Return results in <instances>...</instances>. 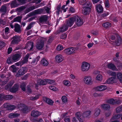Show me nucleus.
I'll list each match as a JSON object with an SVG mask.
<instances>
[{"instance_id":"nucleus-1","label":"nucleus","mask_w":122,"mask_h":122,"mask_svg":"<svg viewBox=\"0 0 122 122\" xmlns=\"http://www.w3.org/2000/svg\"><path fill=\"white\" fill-rule=\"evenodd\" d=\"M84 5V6L82 7L83 9L82 10L83 14L85 15H88L91 10L92 3L89 2H86Z\"/></svg>"},{"instance_id":"nucleus-2","label":"nucleus","mask_w":122,"mask_h":122,"mask_svg":"<svg viewBox=\"0 0 122 122\" xmlns=\"http://www.w3.org/2000/svg\"><path fill=\"white\" fill-rule=\"evenodd\" d=\"M116 36L117 37V39L114 42L116 46H118L122 43V39L118 34H116L115 35H112L110 36V38L112 40H114L116 38Z\"/></svg>"},{"instance_id":"nucleus-3","label":"nucleus","mask_w":122,"mask_h":122,"mask_svg":"<svg viewBox=\"0 0 122 122\" xmlns=\"http://www.w3.org/2000/svg\"><path fill=\"white\" fill-rule=\"evenodd\" d=\"M27 70V68L26 67H22L16 73L15 76L17 77H20L26 73Z\"/></svg>"},{"instance_id":"nucleus-4","label":"nucleus","mask_w":122,"mask_h":122,"mask_svg":"<svg viewBox=\"0 0 122 122\" xmlns=\"http://www.w3.org/2000/svg\"><path fill=\"white\" fill-rule=\"evenodd\" d=\"M76 49L74 47H71L65 49L64 52L67 55H69L73 54L75 52Z\"/></svg>"},{"instance_id":"nucleus-5","label":"nucleus","mask_w":122,"mask_h":122,"mask_svg":"<svg viewBox=\"0 0 122 122\" xmlns=\"http://www.w3.org/2000/svg\"><path fill=\"white\" fill-rule=\"evenodd\" d=\"M41 113L37 110H34L32 111L31 112V116L33 117L32 120L33 122V120L34 119H38V117L40 115Z\"/></svg>"},{"instance_id":"nucleus-6","label":"nucleus","mask_w":122,"mask_h":122,"mask_svg":"<svg viewBox=\"0 0 122 122\" xmlns=\"http://www.w3.org/2000/svg\"><path fill=\"white\" fill-rule=\"evenodd\" d=\"M90 66V64L87 62H83L81 66V70L83 71H88Z\"/></svg>"},{"instance_id":"nucleus-7","label":"nucleus","mask_w":122,"mask_h":122,"mask_svg":"<svg viewBox=\"0 0 122 122\" xmlns=\"http://www.w3.org/2000/svg\"><path fill=\"white\" fill-rule=\"evenodd\" d=\"M76 20V18L74 17H71L68 18L67 21L66 25L68 27L71 26L74 23Z\"/></svg>"},{"instance_id":"nucleus-8","label":"nucleus","mask_w":122,"mask_h":122,"mask_svg":"<svg viewBox=\"0 0 122 122\" xmlns=\"http://www.w3.org/2000/svg\"><path fill=\"white\" fill-rule=\"evenodd\" d=\"M11 39H12L11 43V45L18 44L20 41V38L18 36L15 35Z\"/></svg>"},{"instance_id":"nucleus-9","label":"nucleus","mask_w":122,"mask_h":122,"mask_svg":"<svg viewBox=\"0 0 122 122\" xmlns=\"http://www.w3.org/2000/svg\"><path fill=\"white\" fill-rule=\"evenodd\" d=\"M84 82L87 85H92V83L91 77L89 76H85L83 79Z\"/></svg>"},{"instance_id":"nucleus-10","label":"nucleus","mask_w":122,"mask_h":122,"mask_svg":"<svg viewBox=\"0 0 122 122\" xmlns=\"http://www.w3.org/2000/svg\"><path fill=\"white\" fill-rule=\"evenodd\" d=\"M74 17L76 18V23L77 26H79L83 24L82 19H81V17H79V16H76Z\"/></svg>"},{"instance_id":"nucleus-11","label":"nucleus","mask_w":122,"mask_h":122,"mask_svg":"<svg viewBox=\"0 0 122 122\" xmlns=\"http://www.w3.org/2000/svg\"><path fill=\"white\" fill-rule=\"evenodd\" d=\"M76 117L79 121L80 122H82L85 120V117L82 115L80 112H77L76 114Z\"/></svg>"},{"instance_id":"nucleus-12","label":"nucleus","mask_w":122,"mask_h":122,"mask_svg":"<svg viewBox=\"0 0 122 122\" xmlns=\"http://www.w3.org/2000/svg\"><path fill=\"white\" fill-rule=\"evenodd\" d=\"M11 56L12 60L14 61L15 62L19 61L21 57V54L18 53L14 54Z\"/></svg>"},{"instance_id":"nucleus-13","label":"nucleus","mask_w":122,"mask_h":122,"mask_svg":"<svg viewBox=\"0 0 122 122\" xmlns=\"http://www.w3.org/2000/svg\"><path fill=\"white\" fill-rule=\"evenodd\" d=\"M48 17L46 15H42L40 17L39 20L40 23L47 21L48 20Z\"/></svg>"},{"instance_id":"nucleus-14","label":"nucleus","mask_w":122,"mask_h":122,"mask_svg":"<svg viewBox=\"0 0 122 122\" xmlns=\"http://www.w3.org/2000/svg\"><path fill=\"white\" fill-rule=\"evenodd\" d=\"M19 86L18 84H15L10 89V91L12 93H15L18 90Z\"/></svg>"},{"instance_id":"nucleus-15","label":"nucleus","mask_w":122,"mask_h":122,"mask_svg":"<svg viewBox=\"0 0 122 122\" xmlns=\"http://www.w3.org/2000/svg\"><path fill=\"white\" fill-rule=\"evenodd\" d=\"M96 9L98 13H101L103 12V8L100 4H98L96 5Z\"/></svg>"},{"instance_id":"nucleus-16","label":"nucleus","mask_w":122,"mask_h":122,"mask_svg":"<svg viewBox=\"0 0 122 122\" xmlns=\"http://www.w3.org/2000/svg\"><path fill=\"white\" fill-rule=\"evenodd\" d=\"M63 57L62 55L59 54L56 55L55 57L56 61L58 63H60L63 60Z\"/></svg>"},{"instance_id":"nucleus-17","label":"nucleus","mask_w":122,"mask_h":122,"mask_svg":"<svg viewBox=\"0 0 122 122\" xmlns=\"http://www.w3.org/2000/svg\"><path fill=\"white\" fill-rule=\"evenodd\" d=\"M14 31L16 32L20 33L21 32V28L20 25L18 23H15L14 26Z\"/></svg>"},{"instance_id":"nucleus-18","label":"nucleus","mask_w":122,"mask_h":122,"mask_svg":"<svg viewBox=\"0 0 122 122\" xmlns=\"http://www.w3.org/2000/svg\"><path fill=\"white\" fill-rule=\"evenodd\" d=\"M7 12V7L5 5H3L1 6L0 9V12L2 13L1 16L5 15Z\"/></svg>"},{"instance_id":"nucleus-19","label":"nucleus","mask_w":122,"mask_h":122,"mask_svg":"<svg viewBox=\"0 0 122 122\" xmlns=\"http://www.w3.org/2000/svg\"><path fill=\"white\" fill-rule=\"evenodd\" d=\"M43 99L44 101L49 105L51 106L53 105L54 102L52 100L45 97H43Z\"/></svg>"},{"instance_id":"nucleus-20","label":"nucleus","mask_w":122,"mask_h":122,"mask_svg":"<svg viewBox=\"0 0 122 122\" xmlns=\"http://www.w3.org/2000/svg\"><path fill=\"white\" fill-rule=\"evenodd\" d=\"M47 79H40L37 82L39 86H44L47 84Z\"/></svg>"},{"instance_id":"nucleus-21","label":"nucleus","mask_w":122,"mask_h":122,"mask_svg":"<svg viewBox=\"0 0 122 122\" xmlns=\"http://www.w3.org/2000/svg\"><path fill=\"white\" fill-rule=\"evenodd\" d=\"M68 27L66 24H64L62 25L59 28V32H64L65 31H67Z\"/></svg>"},{"instance_id":"nucleus-22","label":"nucleus","mask_w":122,"mask_h":122,"mask_svg":"<svg viewBox=\"0 0 122 122\" xmlns=\"http://www.w3.org/2000/svg\"><path fill=\"white\" fill-rule=\"evenodd\" d=\"M22 112L25 114H27L30 111V108L27 106L25 105L22 109Z\"/></svg>"},{"instance_id":"nucleus-23","label":"nucleus","mask_w":122,"mask_h":122,"mask_svg":"<svg viewBox=\"0 0 122 122\" xmlns=\"http://www.w3.org/2000/svg\"><path fill=\"white\" fill-rule=\"evenodd\" d=\"M44 45V42L43 41H41L38 43L36 46L37 49L39 50H41L43 47Z\"/></svg>"},{"instance_id":"nucleus-24","label":"nucleus","mask_w":122,"mask_h":122,"mask_svg":"<svg viewBox=\"0 0 122 122\" xmlns=\"http://www.w3.org/2000/svg\"><path fill=\"white\" fill-rule=\"evenodd\" d=\"M4 107L10 111H12L14 110L16 108L15 106L14 105H5Z\"/></svg>"},{"instance_id":"nucleus-25","label":"nucleus","mask_w":122,"mask_h":122,"mask_svg":"<svg viewBox=\"0 0 122 122\" xmlns=\"http://www.w3.org/2000/svg\"><path fill=\"white\" fill-rule=\"evenodd\" d=\"M20 115V114L18 113H11L8 116V117L10 118H13L17 117Z\"/></svg>"},{"instance_id":"nucleus-26","label":"nucleus","mask_w":122,"mask_h":122,"mask_svg":"<svg viewBox=\"0 0 122 122\" xmlns=\"http://www.w3.org/2000/svg\"><path fill=\"white\" fill-rule=\"evenodd\" d=\"M40 58V56H38L36 58L33 59L31 62V64L32 65H36L37 64L38 61H39Z\"/></svg>"},{"instance_id":"nucleus-27","label":"nucleus","mask_w":122,"mask_h":122,"mask_svg":"<svg viewBox=\"0 0 122 122\" xmlns=\"http://www.w3.org/2000/svg\"><path fill=\"white\" fill-rule=\"evenodd\" d=\"M29 56V55L27 54L24 57L23 59L21 61L22 65L26 63L28 61V59Z\"/></svg>"},{"instance_id":"nucleus-28","label":"nucleus","mask_w":122,"mask_h":122,"mask_svg":"<svg viewBox=\"0 0 122 122\" xmlns=\"http://www.w3.org/2000/svg\"><path fill=\"white\" fill-rule=\"evenodd\" d=\"M107 88V87L105 85H101L97 87V89L99 91H102L105 90Z\"/></svg>"},{"instance_id":"nucleus-29","label":"nucleus","mask_w":122,"mask_h":122,"mask_svg":"<svg viewBox=\"0 0 122 122\" xmlns=\"http://www.w3.org/2000/svg\"><path fill=\"white\" fill-rule=\"evenodd\" d=\"M22 16V15L18 16L15 18L13 20H12V22H20L21 21Z\"/></svg>"},{"instance_id":"nucleus-30","label":"nucleus","mask_w":122,"mask_h":122,"mask_svg":"<svg viewBox=\"0 0 122 122\" xmlns=\"http://www.w3.org/2000/svg\"><path fill=\"white\" fill-rule=\"evenodd\" d=\"M41 65L45 66H47L48 64L47 61L44 58H43L41 61Z\"/></svg>"},{"instance_id":"nucleus-31","label":"nucleus","mask_w":122,"mask_h":122,"mask_svg":"<svg viewBox=\"0 0 122 122\" xmlns=\"http://www.w3.org/2000/svg\"><path fill=\"white\" fill-rule=\"evenodd\" d=\"M107 67L108 68L113 70H115L117 69L115 65L112 63L108 64L107 65Z\"/></svg>"},{"instance_id":"nucleus-32","label":"nucleus","mask_w":122,"mask_h":122,"mask_svg":"<svg viewBox=\"0 0 122 122\" xmlns=\"http://www.w3.org/2000/svg\"><path fill=\"white\" fill-rule=\"evenodd\" d=\"M117 78L119 80L121 83H122V74L120 72H118L116 75Z\"/></svg>"},{"instance_id":"nucleus-33","label":"nucleus","mask_w":122,"mask_h":122,"mask_svg":"<svg viewBox=\"0 0 122 122\" xmlns=\"http://www.w3.org/2000/svg\"><path fill=\"white\" fill-rule=\"evenodd\" d=\"M37 7H36L34 6H30L29 8L26 9L25 11L26 13H27L30 11L37 8Z\"/></svg>"},{"instance_id":"nucleus-34","label":"nucleus","mask_w":122,"mask_h":122,"mask_svg":"<svg viewBox=\"0 0 122 122\" xmlns=\"http://www.w3.org/2000/svg\"><path fill=\"white\" fill-rule=\"evenodd\" d=\"M102 108L106 110H107L110 109V106L108 104H104L101 105Z\"/></svg>"},{"instance_id":"nucleus-35","label":"nucleus","mask_w":122,"mask_h":122,"mask_svg":"<svg viewBox=\"0 0 122 122\" xmlns=\"http://www.w3.org/2000/svg\"><path fill=\"white\" fill-rule=\"evenodd\" d=\"M14 62H15L14 61H13L11 56L8 57L6 61V63L7 64H11Z\"/></svg>"},{"instance_id":"nucleus-36","label":"nucleus","mask_w":122,"mask_h":122,"mask_svg":"<svg viewBox=\"0 0 122 122\" xmlns=\"http://www.w3.org/2000/svg\"><path fill=\"white\" fill-rule=\"evenodd\" d=\"M107 102L112 105H115V100L113 98L107 100Z\"/></svg>"},{"instance_id":"nucleus-37","label":"nucleus","mask_w":122,"mask_h":122,"mask_svg":"<svg viewBox=\"0 0 122 122\" xmlns=\"http://www.w3.org/2000/svg\"><path fill=\"white\" fill-rule=\"evenodd\" d=\"M91 113V111L89 110L84 112L83 114L85 117H88L90 116Z\"/></svg>"},{"instance_id":"nucleus-38","label":"nucleus","mask_w":122,"mask_h":122,"mask_svg":"<svg viewBox=\"0 0 122 122\" xmlns=\"http://www.w3.org/2000/svg\"><path fill=\"white\" fill-rule=\"evenodd\" d=\"M26 84L24 83H21L20 85V88L23 91L25 92L26 91Z\"/></svg>"},{"instance_id":"nucleus-39","label":"nucleus","mask_w":122,"mask_h":122,"mask_svg":"<svg viewBox=\"0 0 122 122\" xmlns=\"http://www.w3.org/2000/svg\"><path fill=\"white\" fill-rule=\"evenodd\" d=\"M35 23V22H34L33 21L31 22L26 27V29L28 30L30 29L31 28L33 27V25Z\"/></svg>"},{"instance_id":"nucleus-40","label":"nucleus","mask_w":122,"mask_h":122,"mask_svg":"<svg viewBox=\"0 0 122 122\" xmlns=\"http://www.w3.org/2000/svg\"><path fill=\"white\" fill-rule=\"evenodd\" d=\"M116 79V77H111L107 80V82H108V83H113L114 82V80Z\"/></svg>"},{"instance_id":"nucleus-41","label":"nucleus","mask_w":122,"mask_h":122,"mask_svg":"<svg viewBox=\"0 0 122 122\" xmlns=\"http://www.w3.org/2000/svg\"><path fill=\"white\" fill-rule=\"evenodd\" d=\"M43 10L42 9H38L35 10L34 13L35 14H40L43 12Z\"/></svg>"},{"instance_id":"nucleus-42","label":"nucleus","mask_w":122,"mask_h":122,"mask_svg":"<svg viewBox=\"0 0 122 122\" xmlns=\"http://www.w3.org/2000/svg\"><path fill=\"white\" fill-rule=\"evenodd\" d=\"M61 5H58L56 7V14L57 15H59L60 12L62 13V11L60 9H61Z\"/></svg>"},{"instance_id":"nucleus-43","label":"nucleus","mask_w":122,"mask_h":122,"mask_svg":"<svg viewBox=\"0 0 122 122\" xmlns=\"http://www.w3.org/2000/svg\"><path fill=\"white\" fill-rule=\"evenodd\" d=\"M103 26L106 28L110 27L111 26V24L109 22H107L103 24Z\"/></svg>"},{"instance_id":"nucleus-44","label":"nucleus","mask_w":122,"mask_h":122,"mask_svg":"<svg viewBox=\"0 0 122 122\" xmlns=\"http://www.w3.org/2000/svg\"><path fill=\"white\" fill-rule=\"evenodd\" d=\"M19 5V4L16 1H13L11 5V6L13 8L17 7Z\"/></svg>"},{"instance_id":"nucleus-45","label":"nucleus","mask_w":122,"mask_h":122,"mask_svg":"<svg viewBox=\"0 0 122 122\" xmlns=\"http://www.w3.org/2000/svg\"><path fill=\"white\" fill-rule=\"evenodd\" d=\"M122 116L121 114L120 113L113 116L112 117V119L113 120L117 119H119Z\"/></svg>"},{"instance_id":"nucleus-46","label":"nucleus","mask_w":122,"mask_h":122,"mask_svg":"<svg viewBox=\"0 0 122 122\" xmlns=\"http://www.w3.org/2000/svg\"><path fill=\"white\" fill-rule=\"evenodd\" d=\"M107 73L110 75L112 76V77H116V74L115 72H112L111 71L109 70L107 71Z\"/></svg>"},{"instance_id":"nucleus-47","label":"nucleus","mask_w":122,"mask_h":122,"mask_svg":"<svg viewBox=\"0 0 122 122\" xmlns=\"http://www.w3.org/2000/svg\"><path fill=\"white\" fill-rule=\"evenodd\" d=\"M117 113H119L122 112V105L117 107L116 109Z\"/></svg>"},{"instance_id":"nucleus-48","label":"nucleus","mask_w":122,"mask_h":122,"mask_svg":"<svg viewBox=\"0 0 122 122\" xmlns=\"http://www.w3.org/2000/svg\"><path fill=\"white\" fill-rule=\"evenodd\" d=\"M101 112L99 108H96L95 110V116H98Z\"/></svg>"},{"instance_id":"nucleus-49","label":"nucleus","mask_w":122,"mask_h":122,"mask_svg":"<svg viewBox=\"0 0 122 122\" xmlns=\"http://www.w3.org/2000/svg\"><path fill=\"white\" fill-rule=\"evenodd\" d=\"M4 97L7 100H10L13 98V96L12 95H7L5 96Z\"/></svg>"},{"instance_id":"nucleus-50","label":"nucleus","mask_w":122,"mask_h":122,"mask_svg":"<svg viewBox=\"0 0 122 122\" xmlns=\"http://www.w3.org/2000/svg\"><path fill=\"white\" fill-rule=\"evenodd\" d=\"M49 88L50 90L54 91H57L58 90L57 88L52 85L50 86Z\"/></svg>"},{"instance_id":"nucleus-51","label":"nucleus","mask_w":122,"mask_h":122,"mask_svg":"<svg viewBox=\"0 0 122 122\" xmlns=\"http://www.w3.org/2000/svg\"><path fill=\"white\" fill-rule=\"evenodd\" d=\"M10 67L13 69L12 71L13 72H16L18 70V67H16L14 65L11 66Z\"/></svg>"},{"instance_id":"nucleus-52","label":"nucleus","mask_w":122,"mask_h":122,"mask_svg":"<svg viewBox=\"0 0 122 122\" xmlns=\"http://www.w3.org/2000/svg\"><path fill=\"white\" fill-rule=\"evenodd\" d=\"M39 96L38 95L34 97H30V99L32 101H34L38 99L39 98Z\"/></svg>"},{"instance_id":"nucleus-53","label":"nucleus","mask_w":122,"mask_h":122,"mask_svg":"<svg viewBox=\"0 0 122 122\" xmlns=\"http://www.w3.org/2000/svg\"><path fill=\"white\" fill-rule=\"evenodd\" d=\"M61 99L63 102L64 103H66L67 102V98L66 96H62L61 98Z\"/></svg>"},{"instance_id":"nucleus-54","label":"nucleus","mask_w":122,"mask_h":122,"mask_svg":"<svg viewBox=\"0 0 122 122\" xmlns=\"http://www.w3.org/2000/svg\"><path fill=\"white\" fill-rule=\"evenodd\" d=\"M63 119L65 122H70V118L69 116H67L64 117Z\"/></svg>"},{"instance_id":"nucleus-55","label":"nucleus","mask_w":122,"mask_h":122,"mask_svg":"<svg viewBox=\"0 0 122 122\" xmlns=\"http://www.w3.org/2000/svg\"><path fill=\"white\" fill-rule=\"evenodd\" d=\"M25 8L24 6H22L16 9V10L19 12H21L24 10Z\"/></svg>"},{"instance_id":"nucleus-56","label":"nucleus","mask_w":122,"mask_h":122,"mask_svg":"<svg viewBox=\"0 0 122 122\" xmlns=\"http://www.w3.org/2000/svg\"><path fill=\"white\" fill-rule=\"evenodd\" d=\"M5 45V42L3 41H0V48H2L4 47Z\"/></svg>"},{"instance_id":"nucleus-57","label":"nucleus","mask_w":122,"mask_h":122,"mask_svg":"<svg viewBox=\"0 0 122 122\" xmlns=\"http://www.w3.org/2000/svg\"><path fill=\"white\" fill-rule=\"evenodd\" d=\"M105 6L107 8H108L109 7V0H106L105 2H104Z\"/></svg>"},{"instance_id":"nucleus-58","label":"nucleus","mask_w":122,"mask_h":122,"mask_svg":"<svg viewBox=\"0 0 122 122\" xmlns=\"http://www.w3.org/2000/svg\"><path fill=\"white\" fill-rule=\"evenodd\" d=\"M85 0H78L79 4L82 5H84L86 2L85 1Z\"/></svg>"},{"instance_id":"nucleus-59","label":"nucleus","mask_w":122,"mask_h":122,"mask_svg":"<svg viewBox=\"0 0 122 122\" xmlns=\"http://www.w3.org/2000/svg\"><path fill=\"white\" fill-rule=\"evenodd\" d=\"M102 76L100 74H98L96 77V79L99 81H100L102 80Z\"/></svg>"},{"instance_id":"nucleus-60","label":"nucleus","mask_w":122,"mask_h":122,"mask_svg":"<svg viewBox=\"0 0 122 122\" xmlns=\"http://www.w3.org/2000/svg\"><path fill=\"white\" fill-rule=\"evenodd\" d=\"M33 122H44L41 118H40L39 119H34L33 120Z\"/></svg>"},{"instance_id":"nucleus-61","label":"nucleus","mask_w":122,"mask_h":122,"mask_svg":"<svg viewBox=\"0 0 122 122\" xmlns=\"http://www.w3.org/2000/svg\"><path fill=\"white\" fill-rule=\"evenodd\" d=\"M75 10L74 8L73 7H70L69 10V13H72L75 12Z\"/></svg>"},{"instance_id":"nucleus-62","label":"nucleus","mask_w":122,"mask_h":122,"mask_svg":"<svg viewBox=\"0 0 122 122\" xmlns=\"http://www.w3.org/2000/svg\"><path fill=\"white\" fill-rule=\"evenodd\" d=\"M47 83L48 84H52L55 82V81L53 80L47 79Z\"/></svg>"},{"instance_id":"nucleus-63","label":"nucleus","mask_w":122,"mask_h":122,"mask_svg":"<svg viewBox=\"0 0 122 122\" xmlns=\"http://www.w3.org/2000/svg\"><path fill=\"white\" fill-rule=\"evenodd\" d=\"M41 0H33L32 1L31 3H34L36 2L37 4H39L41 2Z\"/></svg>"},{"instance_id":"nucleus-64","label":"nucleus","mask_w":122,"mask_h":122,"mask_svg":"<svg viewBox=\"0 0 122 122\" xmlns=\"http://www.w3.org/2000/svg\"><path fill=\"white\" fill-rule=\"evenodd\" d=\"M12 51V48L11 47H9L7 49V54H10Z\"/></svg>"}]
</instances>
